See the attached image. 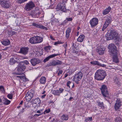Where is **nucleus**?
<instances>
[{"instance_id": "f257e3e1", "label": "nucleus", "mask_w": 122, "mask_h": 122, "mask_svg": "<svg viewBox=\"0 0 122 122\" xmlns=\"http://www.w3.org/2000/svg\"><path fill=\"white\" fill-rule=\"evenodd\" d=\"M106 74L105 71L102 70H98L95 74V78L97 80H102L104 79Z\"/></svg>"}, {"instance_id": "f03ea898", "label": "nucleus", "mask_w": 122, "mask_h": 122, "mask_svg": "<svg viewBox=\"0 0 122 122\" xmlns=\"http://www.w3.org/2000/svg\"><path fill=\"white\" fill-rule=\"evenodd\" d=\"M118 34L114 30L108 31L106 35V37L107 40H110L114 39H116L118 37Z\"/></svg>"}, {"instance_id": "7ed1b4c3", "label": "nucleus", "mask_w": 122, "mask_h": 122, "mask_svg": "<svg viewBox=\"0 0 122 122\" xmlns=\"http://www.w3.org/2000/svg\"><path fill=\"white\" fill-rule=\"evenodd\" d=\"M26 67L25 65L23 62H20L19 65L18 66L17 68V71L15 74L18 75H21L22 74L21 73L23 72Z\"/></svg>"}, {"instance_id": "20e7f679", "label": "nucleus", "mask_w": 122, "mask_h": 122, "mask_svg": "<svg viewBox=\"0 0 122 122\" xmlns=\"http://www.w3.org/2000/svg\"><path fill=\"white\" fill-rule=\"evenodd\" d=\"M108 48L110 55H112L113 53H117V48L113 43L109 44L108 46Z\"/></svg>"}, {"instance_id": "39448f33", "label": "nucleus", "mask_w": 122, "mask_h": 122, "mask_svg": "<svg viewBox=\"0 0 122 122\" xmlns=\"http://www.w3.org/2000/svg\"><path fill=\"white\" fill-rule=\"evenodd\" d=\"M102 93L103 96L105 97H107L108 96V92L107 90V88L106 86L104 85H102L100 88Z\"/></svg>"}, {"instance_id": "423d86ee", "label": "nucleus", "mask_w": 122, "mask_h": 122, "mask_svg": "<svg viewBox=\"0 0 122 122\" xmlns=\"http://www.w3.org/2000/svg\"><path fill=\"white\" fill-rule=\"evenodd\" d=\"M82 76V74L81 72L77 73L74 76L73 80L76 83H78L79 81L80 80Z\"/></svg>"}, {"instance_id": "0eeeda50", "label": "nucleus", "mask_w": 122, "mask_h": 122, "mask_svg": "<svg viewBox=\"0 0 122 122\" xmlns=\"http://www.w3.org/2000/svg\"><path fill=\"white\" fill-rule=\"evenodd\" d=\"M35 7V5L32 1H30L26 4L25 6V9L27 11L31 10Z\"/></svg>"}, {"instance_id": "6e6552de", "label": "nucleus", "mask_w": 122, "mask_h": 122, "mask_svg": "<svg viewBox=\"0 0 122 122\" xmlns=\"http://www.w3.org/2000/svg\"><path fill=\"white\" fill-rule=\"evenodd\" d=\"M98 20L96 18H93L90 21V23L92 27L93 28L95 27L98 24Z\"/></svg>"}, {"instance_id": "1a4fd4ad", "label": "nucleus", "mask_w": 122, "mask_h": 122, "mask_svg": "<svg viewBox=\"0 0 122 122\" xmlns=\"http://www.w3.org/2000/svg\"><path fill=\"white\" fill-rule=\"evenodd\" d=\"M62 62L61 61L56 60H53L51 62L48 64L46 65V66L49 67L52 66H55L58 64H62Z\"/></svg>"}, {"instance_id": "9d476101", "label": "nucleus", "mask_w": 122, "mask_h": 122, "mask_svg": "<svg viewBox=\"0 0 122 122\" xmlns=\"http://www.w3.org/2000/svg\"><path fill=\"white\" fill-rule=\"evenodd\" d=\"M33 91H29L27 92L26 94L25 98L27 101L29 102L30 100L33 96Z\"/></svg>"}, {"instance_id": "9b49d317", "label": "nucleus", "mask_w": 122, "mask_h": 122, "mask_svg": "<svg viewBox=\"0 0 122 122\" xmlns=\"http://www.w3.org/2000/svg\"><path fill=\"white\" fill-rule=\"evenodd\" d=\"M121 101L119 99H117L114 105V108L116 110H117L120 108L121 105Z\"/></svg>"}, {"instance_id": "f8f14e48", "label": "nucleus", "mask_w": 122, "mask_h": 122, "mask_svg": "<svg viewBox=\"0 0 122 122\" xmlns=\"http://www.w3.org/2000/svg\"><path fill=\"white\" fill-rule=\"evenodd\" d=\"M29 48L27 47L21 48L20 51V53L22 54L25 55L27 54L29 51Z\"/></svg>"}, {"instance_id": "ddd939ff", "label": "nucleus", "mask_w": 122, "mask_h": 122, "mask_svg": "<svg viewBox=\"0 0 122 122\" xmlns=\"http://www.w3.org/2000/svg\"><path fill=\"white\" fill-rule=\"evenodd\" d=\"M112 57L113 61L115 63H118L119 62V60L118 58L117 53H113L112 55H110Z\"/></svg>"}, {"instance_id": "4468645a", "label": "nucleus", "mask_w": 122, "mask_h": 122, "mask_svg": "<svg viewBox=\"0 0 122 122\" xmlns=\"http://www.w3.org/2000/svg\"><path fill=\"white\" fill-rule=\"evenodd\" d=\"M32 25L34 26L39 28L42 29L46 30H47V29L46 27L43 26L42 25L36 23L35 22H33L32 23Z\"/></svg>"}, {"instance_id": "2eb2a0df", "label": "nucleus", "mask_w": 122, "mask_h": 122, "mask_svg": "<svg viewBox=\"0 0 122 122\" xmlns=\"http://www.w3.org/2000/svg\"><path fill=\"white\" fill-rule=\"evenodd\" d=\"M1 6L5 8H9L11 6V4L9 2V0H7Z\"/></svg>"}, {"instance_id": "dca6fc26", "label": "nucleus", "mask_w": 122, "mask_h": 122, "mask_svg": "<svg viewBox=\"0 0 122 122\" xmlns=\"http://www.w3.org/2000/svg\"><path fill=\"white\" fill-rule=\"evenodd\" d=\"M40 60L38 59L34 58L31 59L30 62L33 66H34L40 62Z\"/></svg>"}, {"instance_id": "f3484780", "label": "nucleus", "mask_w": 122, "mask_h": 122, "mask_svg": "<svg viewBox=\"0 0 122 122\" xmlns=\"http://www.w3.org/2000/svg\"><path fill=\"white\" fill-rule=\"evenodd\" d=\"M90 63L92 64L97 65L101 67H105L106 66V65L103 64H101L97 61H91L90 62Z\"/></svg>"}, {"instance_id": "a211bd4d", "label": "nucleus", "mask_w": 122, "mask_h": 122, "mask_svg": "<svg viewBox=\"0 0 122 122\" xmlns=\"http://www.w3.org/2000/svg\"><path fill=\"white\" fill-rule=\"evenodd\" d=\"M60 55L59 54H54L51 55L49 56L48 57L46 58L43 60V62H45L47 61H48L50 58H53L59 55Z\"/></svg>"}, {"instance_id": "6ab92c4d", "label": "nucleus", "mask_w": 122, "mask_h": 122, "mask_svg": "<svg viewBox=\"0 0 122 122\" xmlns=\"http://www.w3.org/2000/svg\"><path fill=\"white\" fill-rule=\"evenodd\" d=\"M104 50L102 48L98 47L96 50L97 52L100 55H102L104 54Z\"/></svg>"}, {"instance_id": "aec40b11", "label": "nucleus", "mask_w": 122, "mask_h": 122, "mask_svg": "<svg viewBox=\"0 0 122 122\" xmlns=\"http://www.w3.org/2000/svg\"><path fill=\"white\" fill-rule=\"evenodd\" d=\"M32 101L33 103L36 104L38 103V106H40L41 102V101L40 100V99L38 98L35 99H33L32 100Z\"/></svg>"}, {"instance_id": "412c9836", "label": "nucleus", "mask_w": 122, "mask_h": 122, "mask_svg": "<svg viewBox=\"0 0 122 122\" xmlns=\"http://www.w3.org/2000/svg\"><path fill=\"white\" fill-rule=\"evenodd\" d=\"M112 22V18L110 17L107 18L106 20L104 25L108 26V25L111 23Z\"/></svg>"}, {"instance_id": "4be33fe9", "label": "nucleus", "mask_w": 122, "mask_h": 122, "mask_svg": "<svg viewBox=\"0 0 122 122\" xmlns=\"http://www.w3.org/2000/svg\"><path fill=\"white\" fill-rule=\"evenodd\" d=\"M111 9V8L110 6L106 8L102 12L103 15H105L108 13L110 11Z\"/></svg>"}, {"instance_id": "5701e85b", "label": "nucleus", "mask_w": 122, "mask_h": 122, "mask_svg": "<svg viewBox=\"0 0 122 122\" xmlns=\"http://www.w3.org/2000/svg\"><path fill=\"white\" fill-rule=\"evenodd\" d=\"M36 43H39L42 42L43 41L42 37L40 36H35Z\"/></svg>"}, {"instance_id": "b1692460", "label": "nucleus", "mask_w": 122, "mask_h": 122, "mask_svg": "<svg viewBox=\"0 0 122 122\" xmlns=\"http://www.w3.org/2000/svg\"><path fill=\"white\" fill-rule=\"evenodd\" d=\"M29 41L30 43L31 44H35L36 43L35 36H34L30 38Z\"/></svg>"}, {"instance_id": "393cba45", "label": "nucleus", "mask_w": 122, "mask_h": 122, "mask_svg": "<svg viewBox=\"0 0 122 122\" xmlns=\"http://www.w3.org/2000/svg\"><path fill=\"white\" fill-rule=\"evenodd\" d=\"M71 29L70 28H68L66 31V37L68 38L69 37L70 33L71 32Z\"/></svg>"}, {"instance_id": "a878e982", "label": "nucleus", "mask_w": 122, "mask_h": 122, "mask_svg": "<svg viewBox=\"0 0 122 122\" xmlns=\"http://www.w3.org/2000/svg\"><path fill=\"white\" fill-rule=\"evenodd\" d=\"M46 78L45 77L42 76L40 79V81L41 84H44L46 81Z\"/></svg>"}, {"instance_id": "bb28decb", "label": "nucleus", "mask_w": 122, "mask_h": 122, "mask_svg": "<svg viewBox=\"0 0 122 122\" xmlns=\"http://www.w3.org/2000/svg\"><path fill=\"white\" fill-rule=\"evenodd\" d=\"M98 106L101 107V108L104 109L105 107L104 106V104L102 102H100L99 101L97 102Z\"/></svg>"}, {"instance_id": "cd10ccee", "label": "nucleus", "mask_w": 122, "mask_h": 122, "mask_svg": "<svg viewBox=\"0 0 122 122\" xmlns=\"http://www.w3.org/2000/svg\"><path fill=\"white\" fill-rule=\"evenodd\" d=\"M1 42L2 44L5 46L8 45L10 44V41L8 39H6Z\"/></svg>"}, {"instance_id": "c85d7f7f", "label": "nucleus", "mask_w": 122, "mask_h": 122, "mask_svg": "<svg viewBox=\"0 0 122 122\" xmlns=\"http://www.w3.org/2000/svg\"><path fill=\"white\" fill-rule=\"evenodd\" d=\"M37 13L38 12L37 10H33L31 11V14L33 17L37 16Z\"/></svg>"}, {"instance_id": "c756f323", "label": "nucleus", "mask_w": 122, "mask_h": 122, "mask_svg": "<svg viewBox=\"0 0 122 122\" xmlns=\"http://www.w3.org/2000/svg\"><path fill=\"white\" fill-rule=\"evenodd\" d=\"M74 43H73V46L72 47V52L73 53H75L76 54H77L78 51V50L77 49L76 47H75L74 46Z\"/></svg>"}, {"instance_id": "7c9ffc66", "label": "nucleus", "mask_w": 122, "mask_h": 122, "mask_svg": "<svg viewBox=\"0 0 122 122\" xmlns=\"http://www.w3.org/2000/svg\"><path fill=\"white\" fill-rule=\"evenodd\" d=\"M61 118L63 120H67L68 118V116L67 115L64 114L61 116Z\"/></svg>"}, {"instance_id": "2f4dec72", "label": "nucleus", "mask_w": 122, "mask_h": 122, "mask_svg": "<svg viewBox=\"0 0 122 122\" xmlns=\"http://www.w3.org/2000/svg\"><path fill=\"white\" fill-rule=\"evenodd\" d=\"M65 5H60V6L59 8L61 10L65 12L66 11V9L65 7Z\"/></svg>"}, {"instance_id": "473e14b6", "label": "nucleus", "mask_w": 122, "mask_h": 122, "mask_svg": "<svg viewBox=\"0 0 122 122\" xmlns=\"http://www.w3.org/2000/svg\"><path fill=\"white\" fill-rule=\"evenodd\" d=\"M84 37L83 36L80 35L77 39V40L78 41L82 42L84 40Z\"/></svg>"}, {"instance_id": "72a5a7b5", "label": "nucleus", "mask_w": 122, "mask_h": 122, "mask_svg": "<svg viewBox=\"0 0 122 122\" xmlns=\"http://www.w3.org/2000/svg\"><path fill=\"white\" fill-rule=\"evenodd\" d=\"M16 62V60L14 59V58H11L10 60V64L12 65L15 63Z\"/></svg>"}, {"instance_id": "f704fd0d", "label": "nucleus", "mask_w": 122, "mask_h": 122, "mask_svg": "<svg viewBox=\"0 0 122 122\" xmlns=\"http://www.w3.org/2000/svg\"><path fill=\"white\" fill-rule=\"evenodd\" d=\"M4 103L6 105H8L10 104V101L4 98L3 100Z\"/></svg>"}, {"instance_id": "c9c22d12", "label": "nucleus", "mask_w": 122, "mask_h": 122, "mask_svg": "<svg viewBox=\"0 0 122 122\" xmlns=\"http://www.w3.org/2000/svg\"><path fill=\"white\" fill-rule=\"evenodd\" d=\"M115 122H122V120L120 117H117L115 118Z\"/></svg>"}, {"instance_id": "e433bc0d", "label": "nucleus", "mask_w": 122, "mask_h": 122, "mask_svg": "<svg viewBox=\"0 0 122 122\" xmlns=\"http://www.w3.org/2000/svg\"><path fill=\"white\" fill-rule=\"evenodd\" d=\"M52 93L53 94L56 95H60L59 92L58 90H55L53 91Z\"/></svg>"}, {"instance_id": "4c0bfd02", "label": "nucleus", "mask_w": 122, "mask_h": 122, "mask_svg": "<svg viewBox=\"0 0 122 122\" xmlns=\"http://www.w3.org/2000/svg\"><path fill=\"white\" fill-rule=\"evenodd\" d=\"M68 84H71V86H72V88H73L74 86V85L73 83L70 81H67L66 84V86H69V85H68Z\"/></svg>"}, {"instance_id": "58836bf2", "label": "nucleus", "mask_w": 122, "mask_h": 122, "mask_svg": "<svg viewBox=\"0 0 122 122\" xmlns=\"http://www.w3.org/2000/svg\"><path fill=\"white\" fill-rule=\"evenodd\" d=\"M114 83L116 84L119 85L120 83L117 78H116L115 79H114Z\"/></svg>"}, {"instance_id": "ea45409f", "label": "nucleus", "mask_w": 122, "mask_h": 122, "mask_svg": "<svg viewBox=\"0 0 122 122\" xmlns=\"http://www.w3.org/2000/svg\"><path fill=\"white\" fill-rule=\"evenodd\" d=\"M20 79L25 81H27V79L26 78V77L24 76H21V78Z\"/></svg>"}, {"instance_id": "a19ab883", "label": "nucleus", "mask_w": 122, "mask_h": 122, "mask_svg": "<svg viewBox=\"0 0 122 122\" xmlns=\"http://www.w3.org/2000/svg\"><path fill=\"white\" fill-rule=\"evenodd\" d=\"M51 48L50 46H46L44 47V49L45 50L47 51L48 50H50Z\"/></svg>"}, {"instance_id": "79ce46f5", "label": "nucleus", "mask_w": 122, "mask_h": 122, "mask_svg": "<svg viewBox=\"0 0 122 122\" xmlns=\"http://www.w3.org/2000/svg\"><path fill=\"white\" fill-rule=\"evenodd\" d=\"M50 112V109L48 108V109L46 110L43 113L45 114L46 113H48Z\"/></svg>"}, {"instance_id": "37998d69", "label": "nucleus", "mask_w": 122, "mask_h": 122, "mask_svg": "<svg viewBox=\"0 0 122 122\" xmlns=\"http://www.w3.org/2000/svg\"><path fill=\"white\" fill-rule=\"evenodd\" d=\"M8 97L10 99H11L12 98L13 95L12 94H9L7 95Z\"/></svg>"}, {"instance_id": "c03bdc74", "label": "nucleus", "mask_w": 122, "mask_h": 122, "mask_svg": "<svg viewBox=\"0 0 122 122\" xmlns=\"http://www.w3.org/2000/svg\"><path fill=\"white\" fill-rule=\"evenodd\" d=\"M65 1L63 0H61L60 2V5H65Z\"/></svg>"}, {"instance_id": "a18cd8bd", "label": "nucleus", "mask_w": 122, "mask_h": 122, "mask_svg": "<svg viewBox=\"0 0 122 122\" xmlns=\"http://www.w3.org/2000/svg\"><path fill=\"white\" fill-rule=\"evenodd\" d=\"M27 0H17V1L20 4L24 2Z\"/></svg>"}, {"instance_id": "49530a36", "label": "nucleus", "mask_w": 122, "mask_h": 122, "mask_svg": "<svg viewBox=\"0 0 122 122\" xmlns=\"http://www.w3.org/2000/svg\"><path fill=\"white\" fill-rule=\"evenodd\" d=\"M66 20H67L68 21H71L72 20V18H67L66 19Z\"/></svg>"}, {"instance_id": "de8ad7c7", "label": "nucleus", "mask_w": 122, "mask_h": 122, "mask_svg": "<svg viewBox=\"0 0 122 122\" xmlns=\"http://www.w3.org/2000/svg\"><path fill=\"white\" fill-rule=\"evenodd\" d=\"M58 91L59 92V93L60 94L63 92L64 91V89L62 88H60Z\"/></svg>"}, {"instance_id": "09e8293b", "label": "nucleus", "mask_w": 122, "mask_h": 122, "mask_svg": "<svg viewBox=\"0 0 122 122\" xmlns=\"http://www.w3.org/2000/svg\"><path fill=\"white\" fill-rule=\"evenodd\" d=\"M30 105L29 104H28L27 105H25L24 106V108H28L30 107Z\"/></svg>"}, {"instance_id": "8fccbe9b", "label": "nucleus", "mask_w": 122, "mask_h": 122, "mask_svg": "<svg viewBox=\"0 0 122 122\" xmlns=\"http://www.w3.org/2000/svg\"><path fill=\"white\" fill-rule=\"evenodd\" d=\"M9 33H10L11 34V35H12L15 34V32L12 30L10 31Z\"/></svg>"}, {"instance_id": "3c124183", "label": "nucleus", "mask_w": 122, "mask_h": 122, "mask_svg": "<svg viewBox=\"0 0 122 122\" xmlns=\"http://www.w3.org/2000/svg\"><path fill=\"white\" fill-rule=\"evenodd\" d=\"M107 27V26L104 24L102 29V31H104V30Z\"/></svg>"}, {"instance_id": "603ef678", "label": "nucleus", "mask_w": 122, "mask_h": 122, "mask_svg": "<svg viewBox=\"0 0 122 122\" xmlns=\"http://www.w3.org/2000/svg\"><path fill=\"white\" fill-rule=\"evenodd\" d=\"M21 62H23L24 63V64H25L26 65H28L29 64L28 62L27 61H24Z\"/></svg>"}, {"instance_id": "864d4df0", "label": "nucleus", "mask_w": 122, "mask_h": 122, "mask_svg": "<svg viewBox=\"0 0 122 122\" xmlns=\"http://www.w3.org/2000/svg\"><path fill=\"white\" fill-rule=\"evenodd\" d=\"M63 72V71L62 70H60L59 71V72L58 73L57 75L58 76H59L60 74H61Z\"/></svg>"}, {"instance_id": "5fc2aeb1", "label": "nucleus", "mask_w": 122, "mask_h": 122, "mask_svg": "<svg viewBox=\"0 0 122 122\" xmlns=\"http://www.w3.org/2000/svg\"><path fill=\"white\" fill-rule=\"evenodd\" d=\"M4 91V89L2 86H0V91Z\"/></svg>"}, {"instance_id": "6e6d98bb", "label": "nucleus", "mask_w": 122, "mask_h": 122, "mask_svg": "<svg viewBox=\"0 0 122 122\" xmlns=\"http://www.w3.org/2000/svg\"><path fill=\"white\" fill-rule=\"evenodd\" d=\"M67 44H64L63 45V46L64 47V48L65 49V51H66V47H67Z\"/></svg>"}, {"instance_id": "4d7b16f0", "label": "nucleus", "mask_w": 122, "mask_h": 122, "mask_svg": "<svg viewBox=\"0 0 122 122\" xmlns=\"http://www.w3.org/2000/svg\"><path fill=\"white\" fill-rule=\"evenodd\" d=\"M58 20L57 19H55L54 20H53V22H58Z\"/></svg>"}, {"instance_id": "13d9d810", "label": "nucleus", "mask_w": 122, "mask_h": 122, "mask_svg": "<svg viewBox=\"0 0 122 122\" xmlns=\"http://www.w3.org/2000/svg\"><path fill=\"white\" fill-rule=\"evenodd\" d=\"M89 65H88V66L86 65V69L85 70H86V71H87V70L88 69V67H89Z\"/></svg>"}, {"instance_id": "bf43d9fd", "label": "nucleus", "mask_w": 122, "mask_h": 122, "mask_svg": "<svg viewBox=\"0 0 122 122\" xmlns=\"http://www.w3.org/2000/svg\"><path fill=\"white\" fill-rule=\"evenodd\" d=\"M42 113H41L40 114H36L35 115V116H36L37 117H38L39 116L42 115Z\"/></svg>"}, {"instance_id": "052dcab7", "label": "nucleus", "mask_w": 122, "mask_h": 122, "mask_svg": "<svg viewBox=\"0 0 122 122\" xmlns=\"http://www.w3.org/2000/svg\"><path fill=\"white\" fill-rule=\"evenodd\" d=\"M88 119L89 121H91L92 120V117H88Z\"/></svg>"}, {"instance_id": "680f3d73", "label": "nucleus", "mask_w": 122, "mask_h": 122, "mask_svg": "<svg viewBox=\"0 0 122 122\" xmlns=\"http://www.w3.org/2000/svg\"><path fill=\"white\" fill-rule=\"evenodd\" d=\"M58 44H59L58 41L55 42L54 44L55 45H56Z\"/></svg>"}, {"instance_id": "e2e57ef3", "label": "nucleus", "mask_w": 122, "mask_h": 122, "mask_svg": "<svg viewBox=\"0 0 122 122\" xmlns=\"http://www.w3.org/2000/svg\"><path fill=\"white\" fill-rule=\"evenodd\" d=\"M50 38L52 40H54V38L53 37H52L51 36H50Z\"/></svg>"}, {"instance_id": "0e129e2a", "label": "nucleus", "mask_w": 122, "mask_h": 122, "mask_svg": "<svg viewBox=\"0 0 122 122\" xmlns=\"http://www.w3.org/2000/svg\"><path fill=\"white\" fill-rule=\"evenodd\" d=\"M23 102L22 101H21V102L19 104L20 105H22V103H23Z\"/></svg>"}, {"instance_id": "69168bd1", "label": "nucleus", "mask_w": 122, "mask_h": 122, "mask_svg": "<svg viewBox=\"0 0 122 122\" xmlns=\"http://www.w3.org/2000/svg\"><path fill=\"white\" fill-rule=\"evenodd\" d=\"M46 96V95L45 94V95L42 96L41 97L42 98H45V97Z\"/></svg>"}, {"instance_id": "338daca9", "label": "nucleus", "mask_w": 122, "mask_h": 122, "mask_svg": "<svg viewBox=\"0 0 122 122\" xmlns=\"http://www.w3.org/2000/svg\"><path fill=\"white\" fill-rule=\"evenodd\" d=\"M36 112L39 113H41V112L39 110H38Z\"/></svg>"}, {"instance_id": "774afa93", "label": "nucleus", "mask_w": 122, "mask_h": 122, "mask_svg": "<svg viewBox=\"0 0 122 122\" xmlns=\"http://www.w3.org/2000/svg\"><path fill=\"white\" fill-rule=\"evenodd\" d=\"M89 120L88 119V118H86L85 119V121H86L87 122V121H89Z\"/></svg>"}]
</instances>
